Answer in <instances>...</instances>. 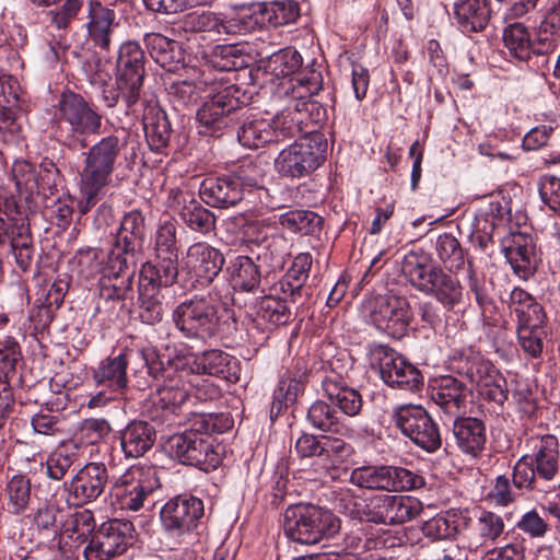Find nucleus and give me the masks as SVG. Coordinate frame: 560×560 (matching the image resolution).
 <instances>
[{
    "label": "nucleus",
    "instance_id": "37",
    "mask_svg": "<svg viewBox=\"0 0 560 560\" xmlns=\"http://www.w3.org/2000/svg\"><path fill=\"white\" fill-rule=\"evenodd\" d=\"M322 387L329 401L339 408V413L348 417L360 413L363 400L358 390L345 386L336 376H326L322 381Z\"/></svg>",
    "mask_w": 560,
    "mask_h": 560
},
{
    "label": "nucleus",
    "instance_id": "26",
    "mask_svg": "<svg viewBox=\"0 0 560 560\" xmlns=\"http://www.w3.org/2000/svg\"><path fill=\"white\" fill-rule=\"evenodd\" d=\"M223 265L224 256L218 248L206 242H197L188 247L183 269L194 271L198 278L211 282Z\"/></svg>",
    "mask_w": 560,
    "mask_h": 560
},
{
    "label": "nucleus",
    "instance_id": "40",
    "mask_svg": "<svg viewBox=\"0 0 560 560\" xmlns=\"http://www.w3.org/2000/svg\"><path fill=\"white\" fill-rule=\"evenodd\" d=\"M505 524L503 518L489 511H482L471 526L469 548L478 549L494 544L503 534Z\"/></svg>",
    "mask_w": 560,
    "mask_h": 560
},
{
    "label": "nucleus",
    "instance_id": "42",
    "mask_svg": "<svg viewBox=\"0 0 560 560\" xmlns=\"http://www.w3.org/2000/svg\"><path fill=\"white\" fill-rule=\"evenodd\" d=\"M288 240L280 234L271 235L265 240V244L258 247L256 261L268 275L281 270L289 256Z\"/></svg>",
    "mask_w": 560,
    "mask_h": 560
},
{
    "label": "nucleus",
    "instance_id": "32",
    "mask_svg": "<svg viewBox=\"0 0 560 560\" xmlns=\"http://www.w3.org/2000/svg\"><path fill=\"white\" fill-rule=\"evenodd\" d=\"M432 272L420 291L434 296L447 310L458 305L463 299V287L459 280L440 267H436Z\"/></svg>",
    "mask_w": 560,
    "mask_h": 560
},
{
    "label": "nucleus",
    "instance_id": "64",
    "mask_svg": "<svg viewBox=\"0 0 560 560\" xmlns=\"http://www.w3.org/2000/svg\"><path fill=\"white\" fill-rule=\"evenodd\" d=\"M517 342L522 351L533 359L542 355L545 339L547 338L546 327L516 328Z\"/></svg>",
    "mask_w": 560,
    "mask_h": 560
},
{
    "label": "nucleus",
    "instance_id": "12",
    "mask_svg": "<svg viewBox=\"0 0 560 560\" xmlns=\"http://www.w3.org/2000/svg\"><path fill=\"white\" fill-rule=\"evenodd\" d=\"M242 92L234 84L225 85L215 91L197 112L200 124L199 132L206 136L219 137L223 130L235 121L237 110L244 105Z\"/></svg>",
    "mask_w": 560,
    "mask_h": 560
},
{
    "label": "nucleus",
    "instance_id": "35",
    "mask_svg": "<svg viewBox=\"0 0 560 560\" xmlns=\"http://www.w3.org/2000/svg\"><path fill=\"white\" fill-rule=\"evenodd\" d=\"M147 142L152 151L162 152L171 139V122L166 113L156 105H148L142 116Z\"/></svg>",
    "mask_w": 560,
    "mask_h": 560
},
{
    "label": "nucleus",
    "instance_id": "16",
    "mask_svg": "<svg viewBox=\"0 0 560 560\" xmlns=\"http://www.w3.org/2000/svg\"><path fill=\"white\" fill-rule=\"evenodd\" d=\"M125 147L117 135L102 138L84 153L80 179L106 187L110 183L120 151Z\"/></svg>",
    "mask_w": 560,
    "mask_h": 560
},
{
    "label": "nucleus",
    "instance_id": "48",
    "mask_svg": "<svg viewBox=\"0 0 560 560\" xmlns=\"http://www.w3.org/2000/svg\"><path fill=\"white\" fill-rule=\"evenodd\" d=\"M5 509L10 514H23L32 501L31 480L23 475H14L5 486Z\"/></svg>",
    "mask_w": 560,
    "mask_h": 560
},
{
    "label": "nucleus",
    "instance_id": "55",
    "mask_svg": "<svg viewBox=\"0 0 560 560\" xmlns=\"http://www.w3.org/2000/svg\"><path fill=\"white\" fill-rule=\"evenodd\" d=\"M435 250L439 259L450 272H456L464 267V250L458 240L452 234H441L436 238Z\"/></svg>",
    "mask_w": 560,
    "mask_h": 560
},
{
    "label": "nucleus",
    "instance_id": "38",
    "mask_svg": "<svg viewBox=\"0 0 560 560\" xmlns=\"http://www.w3.org/2000/svg\"><path fill=\"white\" fill-rule=\"evenodd\" d=\"M155 262H147L141 270V280L145 285L156 289L173 285L178 277V255H155Z\"/></svg>",
    "mask_w": 560,
    "mask_h": 560
},
{
    "label": "nucleus",
    "instance_id": "31",
    "mask_svg": "<svg viewBox=\"0 0 560 560\" xmlns=\"http://www.w3.org/2000/svg\"><path fill=\"white\" fill-rule=\"evenodd\" d=\"M119 439L125 457L139 458L154 445L156 431L147 421L133 420L119 432Z\"/></svg>",
    "mask_w": 560,
    "mask_h": 560
},
{
    "label": "nucleus",
    "instance_id": "19",
    "mask_svg": "<svg viewBox=\"0 0 560 560\" xmlns=\"http://www.w3.org/2000/svg\"><path fill=\"white\" fill-rule=\"evenodd\" d=\"M135 527L130 521L114 518L103 523L84 549L86 560H110L132 544Z\"/></svg>",
    "mask_w": 560,
    "mask_h": 560
},
{
    "label": "nucleus",
    "instance_id": "59",
    "mask_svg": "<svg viewBox=\"0 0 560 560\" xmlns=\"http://www.w3.org/2000/svg\"><path fill=\"white\" fill-rule=\"evenodd\" d=\"M95 521L90 510L71 514L63 523V533L78 545L83 544L93 533Z\"/></svg>",
    "mask_w": 560,
    "mask_h": 560
},
{
    "label": "nucleus",
    "instance_id": "7",
    "mask_svg": "<svg viewBox=\"0 0 560 560\" xmlns=\"http://www.w3.org/2000/svg\"><path fill=\"white\" fill-rule=\"evenodd\" d=\"M320 73L312 71L310 77L300 75L280 83L278 96L282 98L284 107L276 116L285 121H295L294 136L313 121L311 114L314 110L319 113V105L312 101V95L320 90Z\"/></svg>",
    "mask_w": 560,
    "mask_h": 560
},
{
    "label": "nucleus",
    "instance_id": "4",
    "mask_svg": "<svg viewBox=\"0 0 560 560\" xmlns=\"http://www.w3.org/2000/svg\"><path fill=\"white\" fill-rule=\"evenodd\" d=\"M144 63V51L136 40H127L120 45L116 60L115 85L105 86L102 92V98L108 108L115 107L121 100L127 114L135 112L145 77Z\"/></svg>",
    "mask_w": 560,
    "mask_h": 560
},
{
    "label": "nucleus",
    "instance_id": "23",
    "mask_svg": "<svg viewBox=\"0 0 560 560\" xmlns=\"http://www.w3.org/2000/svg\"><path fill=\"white\" fill-rule=\"evenodd\" d=\"M85 24L88 40L100 52H109L116 22V12L100 1H90Z\"/></svg>",
    "mask_w": 560,
    "mask_h": 560
},
{
    "label": "nucleus",
    "instance_id": "52",
    "mask_svg": "<svg viewBox=\"0 0 560 560\" xmlns=\"http://www.w3.org/2000/svg\"><path fill=\"white\" fill-rule=\"evenodd\" d=\"M143 240L118 229L107 260L118 264V267H126V265L135 267L136 256L140 252ZM117 269L119 270V268Z\"/></svg>",
    "mask_w": 560,
    "mask_h": 560
},
{
    "label": "nucleus",
    "instance_id": "33",
    "mask_svg": "<svg viewBox=\"0 0 560 560\" xmlns=\"http://www.w3.org/2000/svg\"><path fill=\"white\" fill-rule=\"evenodd\" d=\"M453 433L459 450L471 457H477L485 448L487 431L480 419L471 417L456 419Z\"/></svg>",
    "mask_w": 560,
    "mask_h": 560
},
{
    "label": "nucleus",
    "instance_id": "58",
    "mask_svg": "<svg viewBox=\"0 0 560 560\" xmlns=\"http://www.w3.org/2000/svg\"><path fill=\"white\" fill-rule=\"evenodd\" d=\"M504 46L510 54L520 60H527L532 54V39L527 27L522 23H513L504 28Z\"/></svg>",
    "mask_w": 560,
    "mask_h": 560
},
{
    "label": "nucleus",
    "instance_id": "13",
    "mask_svg": "<svg viewBox=\"0 0 560 560\" xmlns=\"http://www.w3.org/2000/svg\"><path fill=\"white\" fill-rule=\"evenodd\" d=\"M37 8H49L44 13V22L49 30L51 39L50 50L56 60L60 59L71 46L70 31L78 19L84 0H28Z\"/></svg>",
    "mask_w": 560,
    "mask_h": 560
},
{
    "label": "nucleus",
    "instance_id": "53",
    "mask_svg": "<svg viewBox=\"0 0 560 560\" xmlns=\"http://www.w3.org/2000/svg\"><path fill=\"white\" fill-rule=\"evenodd\" d=\"M282 228L302 235H313L322 230L323 218L310 210H291L280 215Z\"/></svg>",
    "mask_w": 560,
    "mask_h": 560
},
{
    "label": "nucleus",
    "instance_id": "30",
    "mask_svg": "<svg viewBox=\"0 0 560 560\" xmlns=\"http://www.w3.org/2000/svg\"><path fill=\"white\" fill-rule=\"evenodd\" d=\"M429 390L431 400L448 416H456L465 406L466 386L451 375L434 380Z\"/></svg>",
    "mask_w": 560,
    "mask_h": 560
},
{
    "label": "nucleus",
    "instance_id": "45",
    "mask_svg": "<svg viewBox=\"0 0 560 560\" xmlns=\"http://www.w3.org/2000/svg\"><path fill=\"white\" fill-rule=\"evenodd\" d=\"M299 5L292 0L262 3L254 12L255 23L280 26L294 22L299 18Z\"/></svg>",
    "mask_w": 560,
    "mask_h": 560
},
{
    "label": "nucleus",
    "instance_id": "28",
    "mask_svg": "<svg viewBox=\"0 0 560 560\" xmlns=\"http://www.w3.org/2000/svg\"><path fill=\"white\" fill-rule=\"evenodd\" d=\"M237 184L231 176H209L201 182L199 195L210 207H233L243 199L242 188Z\"/></svg>",
    "mask_w": 560,
    "mask_h": 560
},
{
    "label": "nucleus",
    "instance_id": "56",
    "mask_svg": "<svg viewBox=\"0 0 560 560\" xmlns=\"http://www.w3.org/2000/svg\"><path fill=\"white\" fill-rule=\"evenodd\" d=\"M388 466H361L350 474V482L360 488L388 491Z\"/></svg>",
    "mask_w": 560,
    "mask_h": 560
},
{
    "label": "nucleus",
    "instance_id": "41",
    "mask_svg": "<svg viewBox=\"0 0 560 560\" xmlns=\"http://www.w3.org/2000/svg\"><path fill=\"white\" fill-rule=\"evenodd\" d=\"M469 518L462 511L451 510L425 522L423 532L433 539L455 538L468 527Z\"/></svg>",
    "mask_w": 560,
    "mask_h": 560
},
{
    "label": "nucleus",
    "instance_id": "9",
    "mask_svg": "<svg viewBox=\"0 0 560 560\" xmlns=\"http://www.w3.org/2000/svg\"><path fill=\"white\" fill-rule=\"evenodd\" d=\"M421 510L420 502L411 497L373 494L355 500L351 515L360 521L396 525L412 521Z\"/></svg>",
    "mask_w": 560,
    "mask_h": 560
},
{
    "label": "nucleus",
    "instance_id": "50",
    "mask_svg": "<svg viewBox=\"0 0 560 560\" xmlns=\"http://www.w3.org/2000/svg\"><path fill=\"white\" fill-rule=\"evenodd\" d=\"M458 372L475 385L476 389L488 382L499 370L479 353H470L459 361Z\"/></svg>",
    "mask_w": 560,
    "mask_h": 560
},
{
    "label": "nucleus",
    "instance_id": "8",
    "mask_svg": "<svg viewBox=\"0 0 560 560\" xmlns=\"http://www.w3.org/2000/svg\"><path fill=\"white\" fill-rule=\"evenodd\" d=\"M172 318L175 327L188 339L208 341L220 330L219 310L211 295H196L178 304Z\"/></svg>",
    "mask_w": 560,
    "mask_h": 560
},
{
    "label": "nucleus",
    "instance_id": "61",
    "mask_svg": "<svg viewBox=\"0 0 560 560\" xmlns=\"http://www.w3.org/2000/svg\"><path fill=\"white\" fill-rule=\"evenodd\" d=\"M177 222L173 218L161 221L154 236L155 255H178Z\"/></svg>",
    "mask_w": 560,
    "mask_h": 560
},
{
    "label": "nucleus",
    "instance_id": "15",
    "mask_svg": "<svg viewBox=\"0 0 560 560\" xmlns=\"http://www.w3.org/2000/svg\"><path fill=\"white\" fill-rule=\"evenodd\" d=\"M393 421L405 436L425 452L433 453L441 447L442 438L439 427L423 407L398 406L394 410Z\"/></svg>",
    "mask_w": 560,
    "mask_h": 560
},
{
    "label": "nucleus",
    "instance_id": "21",
    "mask_svg": "<svg viewBox=\"0 0 560 560\" xmlns=\"http://www.w3.org/2000/svg\"><path fill=\"white\" fill-rule=\"evenodd\" d=\"M295 126L292 119L285 121L277 116L272 119H246L237 130V139L243 147L258 149L294 137Z\"/></svg>",
    "mask_w": 560,
    "mask_h": 560
},
{
    "label": "nucleus",
    "instance_id": "25",
    "mask_svg": "<svg viewBox=\"0 0 560 560\" xmlns=\"http://www.w3.org/2000/svg\"><path fill=\"white\" fill-rule=\"evenodd\" d=\"M502 252L515 273L526 277L535 269L537 261L536 245L526 233L512 232L501 241Z\"/></svg>",
    "mask_w": 560,
    "mask_h": 560
},
{
    "label": "nucleus",
    "instance_id": "27",
    "mask_svg": "<svg viewBox=\"0 0 560 560\" xmlns=\"http://www.w3.org/2000/svg\"><path fill=\"white\" fill-rule=\"evenodd\" d=\"M107 260L100 279V296L106 301H125L132 296L135 267Z\"/></svg>",
    "mask_w": 560,
    "mask_h": 560
},
{
    "label": "nucleus",
    "instance_id": "62",
    "mask_svg": "<svg viewBox=\"0 0 560 560\" xmlns=\"http://www.w3.org/2000/svg\"><path fill=\"white\" fill-rule=\"evenodd\" d=\"M233 180H237V186L244 191L264 188L265 170L260 163L248 161L243 162L231 175Z\"/></svg>",
    "mask_w": 560,
    "mask_h": 560
},
{
    "label": "nucleus",
    "instance_id": "47",
    "mask_svg": "<svg viewBox=\"0 0 560 560\" xmlns=\"http://www.w3.org/2000/svg\"><path fill=\"white\" fill-rule=\"evenodd\" d=\"M307 421L317 430L343 434L348 431L342 418L334 407L324 400H316L307 411Z\"/></svg>",
    "mask_w": 560,
    "mask_h": 560
},
{
    "label": "nucleus",
    "instance_id": "10",
    "mask_svg": "<svg viewBox=\"0 0 560 560\" xmlns=\"http://www.w3.org/2000/svg\"><path fill=\"white\" fill-rule=\"evenodd\" d=\"M325 152L324 136L310 130L306 136L279 152L275 160V168L283 177L302 178L322 165Z\"/></svg>",
    "mask_w": 560,
    "mask_h": 560
},
{
    "label": "nucleus",
    "instance_id": "22",
    "mask_svg": "<svg viewBox=\"0 0 560 560\" xmlns=\"http://www.w3.org/2000/svg\"><path fill=\"white\" fill-rule=\"evenodd\" d=\"M166 205L178 214L189 230L203 235L214 231L215 215L203 207L191 191L179 188L171 189Z\"/></svg>",
    "mask_w": 560,
    "mask_h": 560
},
{
    "label": "nucleus",
    "instance_id": "14",
    "mask_svg": "<svg viewBox=\"0 0 560 560\" xmlns=\"http://www.w3.org/2000/svg\"><path fill=\"white\" fill-rule=\"evenodd\" d=\"M363 307L375 327L388 336L400 339L407 332L412 313L405 296L394 294L372 296L365 301Z\"/></svg>",
    "mask_w": 560,
    "mask_h": 560
},
{
    "label": "nucleus",
    "instance_id": "1",
    "mask_svg": "<svg viewBox=\"0 0 560 560\" xmlns=\"http://www.w3.org/2000/svg\"><path fill=\"white\" fill-rule=\"evenodd\" d=\"M230 427L231 421L222 413L196 412L191 428L168 440L170 453L184 465L196 466L203 471L214 470L222 462L224 447L214 444L211 434L221 433Z\"/></svg>",
    "mask_w": 560,
    "mask_h": 560
},
{
    "label": "nucleus",
    "instance_id": "5",
    "mask_svg": "<svg viewBox=\"0 0 560 560\" xmlns=\"http://www.w3.org/2000/svg\"><path fill=\"white\" fill-rule=\"evenodd\" d=\"M283 529L289 539L314 545L323 538L336 535L340 529V521L332 512L323 508L295 504L284 512Z\"/></svg>",
    "mask_w": 560,
    "mask_h": 560
},
{
    "label": "nucleus",
    "instance_id": "46",
    "mask_svg": "<svg viewBox=\"0 0 560 560\" xmlns=\"http://www.w3.org/2000/svg\"><path fill=\"white\" fill-rule=\"evenodd\" d=\"M438 266L431 264V257L423 250H410L401 262V272L412 287L421 290Z\"/></svg>",
    "mask_w": 560,
    "mask_h": 560
},
{
    "label": "nucleus",
    "instance_id": "34",
    "mask_svg": "<svg viewBox=\"0 0 560 560\" xmlns=\"http://www.w3.org/2000/svg\"><path fill=\"white\" fill-rule=\"evenodd\" d=\"M454 15L463 33L481 32L491 16L489 0H459L454 4Z\"/></svg>",
    "mask_w": 560,
    "mask_h": 560
},
{
    "label": "nucleus",
    "instance_id": "54",
    "mask_svg": "<svg viewBox=\"0 0 560 560\" xmlns=\"http://www.w3.org/2000/svg\"><path fill=\"white\" fill-rule=\"evenodd\" d=\"M78 459L77 445L73 443L62 444L47 457L46 475L52 480H62Z\"/></svg>",
    "mask_w": 560,
    "mask_h": 560
},
{
    "label": "nucleus",
    "instance_id": "43",
    "mask_svg": "<svg viewBox=\"0 0 560 560\" xmlns=\"http://www.w3.org/2000/svg\"><path fill=\"white\" fill-rule=\"evenodd\" d=\"M234 289L254 292L259 288L262 273L260 266L248 256H237L229 267Z\"/></svg>",
    "mask_w": 560,
    "mask_h": 560
},
{
    "label": "nucleus",
    "instance_id": "36",
    "mask_svg": "<svg viewBox=\"0 0 560 560\" xmlns=\"http://www.w3.org/2000/svg\"><path fill=\"white\" fill-rule=\"evenodd\" d=\"M144 42L150 56L166 71L174 72L183 63L184 51L178 42L160 33L147 34Z\"/></svg>",
    "mask_w": 560,
    "mask_h": 560
},
{
    "label": "nucleus",
    "instance_id": "63",
    "mask_svg": "<svg viewBox=\"0 0 560 560\" xmlns=\"http://www.w3.org/2000/svg\"><path fill=\"white\" fill-rule=\"evenodd\" d=\"M307 381L308 373L305 369L298 375L283 376L275 390V399L285 405L293 404L303 394Z\"/></svg>",
    "mask_w": 560,
    "mask_h": 560
},
{
    "label": "nucleus",
    "instance_id": "18",
    "mask_svg": "<svg viewBox=\"0 0 560 560\" xmlns=\"http://www.w3.org/2000/svg\"><path fill=\"white\" fill-rule=\"evenodd\" d=\"M160 486L155 467L132 466L119 478L114 491L122 510L139 511Z\"/></svg>",
    "mask_w": 560,
    "mask_h": 560
},
{
    "label": "nucleus",
    "instance_id": "17",
    "mask_svg": "<svg viewBox=\"0 0 560 560\" xmlns=\"http://www.w3.org/2000/svg\"><path fill=\"white\" fill-rule=\"evenodd\" d=\"M203 503L196 497L178 495L167 501L160 512L164 530L183 544L203 516Z\"/></svg>",
    "mask_w": 560,
    "mask_h": 560
},
{
    "label": "nucleus",
    "instance_id": "51",
    "mask_svg": "<svg viewBox=\"0 0 560 560\" xmlns=\"http://www.w3.org/2000/svg\"><path fill=\"white\" fill-rule=\"evenodd\" d=\"M161 290L154 285H145L140 282L139 285V318L142 323L154 325L162 320L164 306Z\"/></svg>",
    "mask_w": 560,
    "mask_h": 560
},
{
    "label": "nucleus",
    "instance_id": "11",
    "mask_svg": "<svg viewBox=\"0 0 560 560\" xmlns=\"http://www.w3.org/2000/svg\"><path fill=\"white\" fill-rule=\"evenodd\" d=\"M294 450L301 458H312L316 469L331 479L339 478L340 468L353 452L352 446L339 438L307 433L296 440Z\"/></svg>",
    "mask_w": 560,
    "mask_h": 560
},
{
    "label": "nucleus",
    "instance_id": "2",
    "mask_svg": "<svg viewBox=\"0 0 560 560\" xmlns=\"http://www.w3.org/2000/svg\"><path fill=\"white\" fill-rule=\"evenodd\" d=\"M102 115L80 94L66 91L56 106L52 135L60 144L79 151L88 148L90 136L100 135Z\"/></svg>",
    "mask_w": 560,
    "mask_h": 560
},
{
    "label": "nucleus",
    "instance_id": "57",
    "mask_svg": "<svg viewBox=\"0 0 560 560\" xmlns=\"http://www.w3.org/2000/svg\"><path fill=\"white\" fill-rule=\"evenodd\" d=\"M291 306L285 299L268 295L259 302L258 315L273 326L287 325L293 317Z\"/></svg>",
    "mask_w": 560,
    "mask_h": 560
},
{
    "label": "nucleus",
    "instance_id": "60",
    "mask_svg": "<svg viewBox=\"0 0 560 560\" xmlns=\"http://www.w3.org/2000/svg\"><path fill=\"white\" fill-rule=\"evenodd\" d=\"M187 399H189L187 389L175 385L162 386L151 396L152 405L161 409L163 416L174 413Z\"/></svg>",
    "mask_w": 560,
    "mask_h": 560
},
{
    "label": "nucleus",
    "instance_id": "39",
    "mask_svg": "<svg viewBox=\"0 0 560 560\" xmlns=\"http://www.w3.org/2000/svg\"><path fill=\"white\" fill-rule=\"evenodd\" d=\"M236 360L221 350L205 351L196 355L191 368L198 374H208L221 377L226 381L236 380Z\"/></svg>",
    "mask_w": 560,
    "mask_h": 560
},
{
    "label": "nucleus",
    "instance_id": "29",
    "mask_svg": "<svg viewBox=\"0 0 560 560\" xmlns=\"http://www.w3.org/2000/svg\"><path fill=\"white\" fill-rule=\"evenodd\" d=\"M184 23L191 32H208L219 36L243 34L249 30L248 23L241 18L223 19L210 11L190 13Z\"/></svg>",
    "mask_w": 560,
    "mask_h": 560
},
{
    "label": "nucleus",
    "instance_id": "3",
    "mask_svg": "<svg viewBox=\"0 0 560 560\" xmlns=\"http://www.w3.org/2000/svg\"><path fill=\"white\" fill-rule=\"evenodd\" d=\"M532 453L522 456L513 469V485L518 489L548 491L560 481L559 441L553 434L527 440Z\"/></svg>",
    "mask_w": 560,
    "mask_h": 560
},
{
    "label": "nucleus",
    "instance_id": "44",
    "mask_svg": "<svg viewBox=\"0 0 560 560\" xmlns=\"http://www.w3.org/2000/svg\"><path fill=\"white\" fill-rule=\"evenodd\" d=\"M127 366L128 359L124 353L115 358H107L94 371L93 378L98 385L122 390L128 385Z\"/></svg>",
    "mask_w": 560,
    "mask_h": 560
},
{
    "label": "nucleus",
    "instance_id": "6",
    "mask_svg": "<svg viewBox=\"0 0 560 560\" xmlns=\"http://www.w3.org/2000/svg\"><path fill=\"white\" fill-rule=\"evenodd\" d=\"M10 244L16 265L27 270L34 257V242L26 215L15 198L0 191V245Z\"/></svg>",
    "mask_w": 560,
    "mask_h": 560
},
{
    "label": "nucleus",
    "instance_id": "20",
    "mask_svg": "<svg viewBox=\"0 0 560 560\" xmlns=\"http://www.w3.org/2000/svg\"><path fill=\"white\" fill-rule=\"evenodd\" d=\"M372 357L377 362L381 378L386 385L415 390L422 384L421 372L392 348L377 346L373 349Z\"/></svg>",
    "mask_w": 560,
    "mask_h": 560
},
{
    "label": "nucleus",
    "instance_id": "49",
    "mask_svg": "<svg viewBox=\"0 0 560 560\" xmlns=\"http://www.w3.org/2000/svg\"><path fill=\"white\" fill-rule=\"evenodd\" d=\"M302 62L303 59L300 52L291 47H287L273 52L268 58L266 68L277 78H282L281 82H285L289 79H298L300 75L306 77L303 73L292 77L301 68Z\"/></svg>",
    "mask_w": 560,
    "mask_h": 560
},
{
    "label": "nucleus",
    "instance_id": "24",
    "mask_svg": "<svg viewBox=\"0 0 560 560\" xmlns=\"http://www.w3.org/2000/svg\"><path fill=\"white\" fill-rule=\"evenodd\" d=\"M108 482V470L103 463H89L71 479L70 494L75 504H85L96 500Z\"/></svg>",
    "mask_w": 560,
    "mask_h": 560
}]
</instances>
